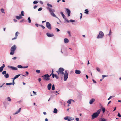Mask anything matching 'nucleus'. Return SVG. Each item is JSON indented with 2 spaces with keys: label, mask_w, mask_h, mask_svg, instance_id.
<instances>
[{
  "label": "nucleus",
  "mask_w": 121,
  "mask_h": 121,
  "mask_svg": "<svg viewBox=\"0 0 121 121\" xmlns=\"http://www.w3.org/2000/svg\"><path fill=\"white\" fill-rule=\"evenodd\" d=\"M108 76H107V75H102L103 78H104L105 77H107Z\"/></svg>",
  "instance_id": "39"
},
{
  "label": "nucleus",
  "mask_w": 121,
  "mask_h": 121,
  "mask_svg": "<svg viewBox=\"0 0 121 121\" xmlns=\"http://www.w3.org/2000/svg\"><path fill=\"white\" fill-rule=\"evenodd\" d=\"M104 36L103 33L101 31L99 32V35L97 37V38L98 39L102 38Z\"/></svg>",
  "instance_id": "6"
},
{
  "label": "nucleus",
  "mask_w": 121,
  "mask_h": 121,
  "mask_svg": "<svg viewBox=\"0 0 121 121\" xmlns=\"http://www.w3.org/2000/svg\"><path fill=\"white\" fill-rule=\"evenodd\" d=\"M64 70V69L63 68H60L58 70L56 71L58 74L60 75L61 78H62V76H63V75L64 74L63 71Z\"/></svg>",
  "instance_id": "2"
},
{
  "label": "nucleus",
  "mask_w": 121,
  "mask_h": 121,
  "mask_svg": "<svg viewBox=\"0 0 121 121\" xmlns=\"http://www.w3.org/2000/svg\"><path fill=\"white\" fill-rule=\"evenodd\" d=\"M67 32H68V33L69 34V36H71V34H70V32L69 31H68Z\"/></svg>",
  "instance_id": "44"
},
{
  "label": "nucleus",
  "mask_w": 121,
  "mask_h": 121,
  "mask_svg": "<svg viewBox=\"0 0 121 121\" xmlns=\"http://www.w3.org/2000/svg\"><path fill=\"white\" fill-rule=\"evenodd\" d=\"M47 36L49 37H53L54 36V34H50L49 33H48L46 34Z\"/></svg>",
  "instance_id": "13"
},
{
  "label": "nucleus",
  "mask_w": 121,
  "mask_h": 121,
  "mask_svg": "<svg viewBox=\"0 0 121 121\" xmlns=\"http://www.w3.org/2000/svg\"><path fill=\"white\" fill-rule=\"evenodd\" d=\"M60 13L63 17V18L65 19V21L68 22H69V21L68 20L65 16L64 14L63 13L61 12Z\"/></svg>",
  "instance_id": "9"
},
{
  "label": "nucleus",
  "mask_w": 121,
  "mask_h": 121,
  "mask_svg": "<svg viewBox=\"0 0 121 121\" xmlns=\"http://www.w3.org/2000/svg\"><path fill=\"white\" fill-rule=\"evenodd\" d=\"M41 80V78H39L38 79V80L39 82H40Z\"/></svg>",
  "instance_id": "56"
},
{
  "label": "nucleus",
  "mask_w": 121,
  "mask_h": 121,
  "mask_svg": "<svg viewBox=\"0 0 121 121\" xmlns=\"http://www.w3.org/2000/svg\"><path fill=\"white\" fill-rule=\"evenodd\" d=\"M4 9H1V11H2V13H5L3 11H4Z\"/></svg>",
  "instance_id": "37"
},
{
  "label": "nucleus",
  "mask_w": 121,
  "mask_h": 121,
  "mask_svg": "<svg viewBox=\"0 0 121 121\" xmlns=\"http://www.w3.org/2000/svg\"><path fill=\"white\" fill-rule=\"evenodd\" d=\"M47 5L48 7H52V5L48 3L47 4Z\"/></svg>",
  "instance_id": "33"
},
{
  "label": "nucleus",
  "mask_w": 121,
  "mask_h": 121,
  "mask_svg": "<svg viewBox=\"0 0 121 121\" xmlns=\"http://www.w3.org/2000/svg\"><path fill=\"white\" fill-rule=\"evenodd\" d=\"M68 78V73L67 71H66L64 75V80L65 81Z\"/></svg>",
  "instance_id": "7"
},
{
  "label": "nucleus",
  "mask_w": 121,
  "mask_h": 121,
  "mask_svg": "<svg viewBox=\"0 0 121 121\" xmlns=\"http://www.w3.org/2000/svg\"><path fill=\"white\" fill-rule=\"evenodd\" d=\"M75 73L77 74H79L81 73V71L80 70H76L75 71Z\"/></svg>",
  "instance_id": "18"
},
{
  "label": "nucleus",
  "mask_w": 121,
  "mask_h": 121,
  "mask_svg": "<svg viewBox=\"0 0 121 121\" xmlns=\"http://www.w3.org/2000/svg\"><path fill=\"white\" fill-rule=\"evenodd\" d=\"M16 46L15 45H14L11 48L10 54L11 55H13L14 53V51L16 50Z\"/></svg>",
  "instance_id": "4"
},
{
  "label": "nucleus",
  "mask_w": 121,
  "mask_h": 121,
  "mask_svg": "<svg viewBox=\"0 0 121 121\" xmlns=\"http://www.w3.org/2000/svg\"><path fill=\"white\" fill-rule=\"evenodd\" d=\"M35 26L37 27H38V25L37 24H35Z\"/></svg>",
  "instance_id": "63"
},
{
  "label": "nucleus",
  "mask_w": 121,
  "mask_h": 121,
  "mask_svg": "<svg viewBox=\"0 0 121 121\" xmlns=\"http://www.w3.org/2000/svg\"><path fill=\"white\" fill-rule=\"evenodd\" d=\"M8 68H10L13 70H17V68L15 67L12 66H8Z\"/></svg>",
  "instance_id": "10"
},
{
  "label": "nucleus",
  "mask_w": 121,
  "mask_h": 121,
  "mask_svg": "<svg viewBox=\"0 0 121 121\" xmlns=\"http://www.w3.org/2000/svg\"><path fill=\"white\" fill-rule=\"evenodd\" d=\"M85 11L84 12L85 13H86V14H88L89 11L88 9H85Z\"/></svg>",
  "instance_id": "25"
},
{
  "label": "nucleus",
  "mask_w": 121,
  "mask_h": 121,
  "mask_svg": "<svg viewBox=\"0 0 121 121\" xmlns=\"http://www.w3.org/2000/svg\"><path fill=\"white\" fill-rule=\"evenodd\" d=\"M111 33H111V30L110 29V31H109V33L108 34V35H110L111 34Z\"/></svg>",
  "instance_id": "52"
},
{
  "label": "nucleus",
  "mask_w": 121,
  "mask_h": 121,
  "mask_svg": "<svg viewBox=\"0 0 121 121\" xmlns=\"http://www.w3.org/2000/svg\"><path fill=\"white\" fill-rule=\"evenodd\" d=\"M33 93H34V95H36V92H35L34 91H33Z\"/></svg>",
  "instance_id": "55"
},
{
  "label": "nucleus",
  "mask_w": 121,
  "mask_h": 121,
  "mask_svg": "<svg viewBox=\"0 0 121 121\" xmlns=\"http://www.w3.org/2000/svg\"><path fill=\"white\" fill-rule=\"evenodd\" d=\"M6 71H3L2 73V74L3 75L6 74Z\"/></svg>",
  "instance_id": "36"
},
{
  "label": "nucleus",
  "mask_w": 121,
  "mask_h": 121,
  "mask_svg": "<svg viewBox=\"0 0 121 121\" xmlns=\"http://www.w3.org/2000/svg\"><path fill=\"white\" fill-rule=\"evenodd\" d=\"M74 119V118H72V117H71V118H70V119L71 120H73Z\"/></svg>",
  "instance_id": "60"
},
{
  "label": "nucleus",
  "mask_w": 121,
  "mask_h": 121,
  "mask_svg": "<svg viewBox=\"0 0 121 121\" xmlns=\"http://www.w3.org/2000/svg\"><path fill=\"white\" fill-rule=\"evenodd\" d=\"M53 73V69L52 70V73H51V74L50 75V76H51L54 73Z\"/></svg>",
  "instance_id": "49"
},
{
  "label": "nucleus",
  "mask_w": 121,
  "mask_h": 121,
  "mask_svg": "<svg viewBox=\"0 0 121 121\" xmlns=\"http://www.w3.org/2000/svg\"><path fill=\"white\" fill-rule=\"evenodd\" d=\"M80 14L81 15V16L80 17V18L81 19L82 17V13H80Z\"/></svg>",
  "instance_id": "59"
},
{
  "label": "nucleus",
  "mask_w": 121,
  "mask_h": 121,
  "mask_svg": "<svg viewBox=\"0 0 121 121\" xmlns=\"http://www.w3.org/2000/svg\"><path fill=\"white\" fill-rule=\"evenodd\" d=\"M96 69H97V70L99 72L100 71V69L98 68H96Z\"/></svg>",
  "instance_id": "42"
},
{
  "label": "nucleus",
  "mask_w": 121,
  "mask_h": 121,
  "mask_svg": "<svg viewBox=\"0 0 121 121\" xmlns=\"http://www.w3.org/2000/svg\"><path fill=\"white\" fill-rule=\"evenodd\" d=\"M28 21H29V23H31V21L30 19V17H29L28 18Z\"/></svg>",
  "instance_id": "34"
},
{
  "label": "nucleus",
  "mask_w": 121,
  "mask_h": 121,
  "mask_svg": "<svg viewBox=\"0 0 121 121\" xmlns=\"http://www.w3.org/2000/svg\"><path fill=\"white\" fill-rule=\"evenodd\" d=\"M76 121H78L79 120V118H76Z\"/></svg>",
  "instance_id": "57"
},
{
  "label": "nucleus",
  "mask_w": 121,
  "mask_h": 121,
  "mask_svg": "<svg viewBox=\"0 0 121 121\" xmlns=\"http://www.w3.org/2000/svg\"><path fill=\"white\" fill-rule=\"evenodd\" d=\"M99 121H106V120L104 118H101L99 119Z\"/></svg>",
  "instance_id": "22"
},
{
  "label": "nucleus",
  "mask_w": 121,
  "mask_h": 121,
  "mask_svg": "<svg viewBox=\"0 0 121 121\" xmlns=\"http://www.w3.org/2000/svg\"><path fill=\"white\" fill-rule=\"evenodd\" d=\"M51 86H52V84L51 83H50L48 85V86H47V88H48V90H50L51 89Z\"/></svg>",
  "instance_id": "14"
},
{
  "label": "nucleus",
  "mask_w": 121,
  "mask_h": 121,
  "mask_svg": "<svg viewBox=\"0 0 121 121\" xmlns=\"http://www.w3.org/2000/svg\"><path fill=\"white\" fill-rule=\"evenodd\" d=\"M92 81L94 83H95L96 82L93 79Z\"/></svg>",
  "instance_id": "62"
},
{
  "label": "nucleus",
  "mask_w": 121,
  "mask_h": 121,
  "mask_svg": "<svg viewBox=\"0 0 121 121\" xmlns=\"http://www.w3.org/2000/svg\"><path fill=\"white\" fill-rule=\"evenodd\" d=\"M7 99L8 101L9 102L11 101V99L9 97H8L7 98Z\"/></svg>",
  "instance_id": "29"
},
{
  "label": "nucleus",
  "mask_w": 121,
  "mask_h": 121,
  "mask_svg": "<svg viewBox=\"0 0 121 121\" xmlns=\"http://www.w3.org/2000/svg\"><path fill=\"white\" fill-rule=\"evenodd\" d=\"M20 33L19 32H17L15 34V36L14 38H13L12 39V40H13L14 39H16L17 37L18 36V34H19Z\"/></svg>",
  "instance_id": "12"
},
{
  "label": "nucleus",
  "mask_w": 121,
  "mask_h": 121,
  "mask_svg": "<svg viewBox=\"0 0 121 121\" xmlns=\"http://www.w3.org/2000/svg\"><path fill=\"white\" fill-rule=\"evenodd\" d=\"M28 67V66H23V67L22 66V68H27Z\"/></svg>",
  "instance_id": "51"
},
{
  "label": "nucleus",
  "mask_w": 121,
  "mask_h": 121,
  "mask_svg": "<svg viewBox=\"0 0 121 121\" xmlns=\"http://www.w3.org/2000/svg\"><path fill=\"white\" fill-rule=\"evenodd\" d=\"M12 79H13V83H12V84L14 85V80L15 79H14V78H12Z\"/></svg>",
  "instance_id": "35"
},
{
  "label": "nucleus",
  "mask_w": 121,
  "mask_h": 121,
  "mask_svg": "<svg viewBox=\"0 0 121 121\" xmlns=\"http://www.w3.org/2000/svg\"><path fill=\"white\" fill-rule=\"evenodd\" d=\"M17 59V57H13V58H12V59L13 60H16V59Z\"/></svg>",
  "instance_id": "54"
},
{
  "label": "nucleus",
  "mask_w": 121,
  "mask_h": 121,
  "mask_svg": "<svg viewBox=\"0 0 121 121\" xmlns=\"http://www.w3.org/2000/svg\"><path fill=\"white\" fill-rule=\"evenodd\" d=\"M102 111H103V113H104L105 112V108H103L102 107Z\"/></svg>",
  "instance_id": "31"
},
{
  "label": "nucleus",
  "mask_w": 121,
  "mask_h": 121,
  "mask_svg": "<svg viewBox=\"0 0 121 121\" xmlns=\"http://www.w3.org/2000/svg\"><path fill=\"white\" fill-rule=\"evenodd\" d=\"M37 7V6H36V5H35L34 7V9H35Z\"/></svg>",
  "instance_id": "61"
},
{
  "label": "nucleus",
  "mask_w": 121,
  "mask_h": 121,
  "mask_svg": "<svg viewBox=\"0 0 121 121\" xmlns=\"http://www.w3.org/2000/svg\"><path fill=\"white\" fill-rule=\"evenodd\" d=\"M56 29H57V32H58L60 31V30L59 29H58V28H56Z\"/></svg>",
  "instance_id": "58"
},
{
  "label": "nucleus",
  "mask_w": 121,
  "mask_h": 121,
  "mask_svg": "<svg viewBox=\"0 0 121 121\" xmlns=\"http://www.w3.org/2000/svg\"><path fill=\"white\" fill-rule=\"evenodd\" d=\"M38 2L36 1H34L33 2V3L34 4H36L37 3H38Z\"/></svg>",
  "instance_id": "47"
},
{
  "label": "nucleus",
  "mask_w": 121,
  "mask_h": 121,
  "mask_svg": "<svg viewBox=\"0 0 121 121\" xmlns=\"http://www.w3.org/2000/svg\"><path fill=\"white\" fill-rule=\"evenodd\" d=\"M21 15H22V16H23L24 15V13L23 11H21Z\"/></svg>",
  "instance_id": "38"
},
{
  "label": "nucleus",
  "mask_w": 121,
  "mask_h": 121,
  "mask_svg": "<svg viewBox=\"0 0 121 121\" xmlns=\"http://www.w3.org/2000/svg\"><path fill=\"white\" fill-rule=\"evenodd\" d=\"M66 11L68 14V16L69 17L70 15V11L68 9H66Z\"/></svg>",
  "instance_id": "11"
},
{
  "label": "nucleus",
  "mask_w": 121,
  "mask_h": 121,
  "mask_svg": "<svg viewBox=\"0 0 121 121\" xmlns=\"http://www.w3.org/2000/svg\"><path fill=\"white\" fill-rule=\"evenodd\" d=\"M21 108H20L15 113H14L13 114L15 115L18 113L19 112H20L21 111Z\"/></svg>",
  "instance_id": "20"
},
{
  "label": "nucleus",
  "mask_w": 121,
  "mask_h": 121,
  "mask_svg": "<svg viewBox=\"0 0 121 121\" xmlns=\"http://www.w3.org/2000/svg\"><path fill=\"white\" fill-rule=\"evenodd\" d=\"M64 119L65 120H68V119H68V117H65L64 118Z\"/></svg>",
  "instance_id": "45"
},
{
  "label": "nucleus",
  "mask_w": 121,
  "mask_h": 121,
  "mask_svg": "<svg viewBox=\"0 0 121 121\" xmlns=\"http://www.w3.org/2000/svg\"><path fill=\"white\" fill-rule=\"evenodd\" d=\"M117 116L119 117H121V115L119 113H118V114Z\"/></svg>",
  "instance_id": "48"
},
{
  "label": "nucleus",
  "mask_w": 121,
  "mask_h": 121,
  "mask_svg": "<svg viewBox=\"0 0 121 121\" xmlns=\"http://www.w3.org/2000/svg\"><path fill=\"white\" fill-rule=\"evenodd\" d=\"M69 42L68 39L66 38H65L64 39V42L65 43H67Z\"/></svg>",
  "instance_id": "19"
},
{
  "label": "nucleus",
  "mask_w": 121,
  "mask_h": 121,
  "mask_svg": "<svg viewBox=\"0 0 121 121\" xmlns=\"http://www.w3.org/2000/svg\"><path fill=\"white\" fill-rule=\"evenodd\" d=\"M24 21V19H22L20 21V22H23Z\"/></svg>",
  "instance_id": "53"
},
{
  "label": "nucleus",
  "mask_w": 121,
  "mask_h": 121,
  "mask_svg": "<svg viewBox=\"0 0 121 121\" xmlns=\"http://www.w3.org/2000/svg\"><path fill=\"white\" fill-rule=\"evenodd\" d=\"M52 75V77L53 78H54V77H55L56 79H58V76L55 74H53Z\"/></svg>",
  "instance_id": "21"
},
{
  "label": "nucleus",
  "mask_w": 121,
  "mask_h": 121,
  "mask_svg": "<svg viewBox=\"0 0 121 121\" xmlns=\"http://www.w3.org/2000/svg\"><path fill=\"white\" fill-rule=\"evenodd\" d=\"M6 85H11L12 84V83H6Z\"/></svg>",
  "instance_id": "41"
},
{
  "label": "nucleus",
  "mask_w": 121,
  "mask_h": 121,
  "mask_svg": "<svg viewBox=\"0 0 121 121\" xmlns=\"http://www.w3.org/2000/svg\"><path fill=\"white\" fill-rule=\"evenodd\" d=\"M42 8H39L38 9V11H41L42 10Z\"/></svg>",
  "instance_id": "40"
},
{
  "label": "nucleus",
  "mask_w": 121,
  "mask_h": 121,
  "mask_svg": "<svg viewBox=\"0 0 121 121\" xmlns=\"http://www.w3.org/2000/svg\"><path fill=\"white\" fill-rule=\"evenodd\" d=\"M36 72L38 73H40V71L39 70H36Z\"/></svg>",
  "instance_id": "32"
},
{
  "label": "nucleus",
  "mask_w": 121,
  "mask_h": 121,
  "mask_svg": "<svg viewBox=\"0 0 121 121\" xmlns=\"http://www.w3.org/2000/svg\"><path fill=\"white\" fill-rule=\"evenodd\" d=\"M70 21L71 22H75V20L71 19L70 20Z\"/></svg>",
  "instance_id": "43"
},
{
  "label": "nucleus",
  "mask_w": 121,
  "mask_h": 121,
  "mask_svg": "<svg viewBox=\"0 0 121 121\" xmlns=\"http://www.w3.org/2000/svg\"><path fill=\"white\" fill-rule=\"evenodd\" d=\"M57 109L55 108L54 109V110L53 111V113H57Z\"/></svg>",
  "instance_id": "26"
},
{
  "label": "nucleus",
  "mask_w": 121,
  "mask_h": 121,
  "mask_svg": "<svg viewBox=\"0 0 121 121\" xmlns=\"http://www.w3.org/2000/svg\"><path fill=\"white\" fill-rule=\"evenodd\" d=\"M17 67L19 68H22V66L20 65H17Z\"/></svg>",
  "instance_id": "30"
},
{
  "label": "nucleus",
  "mask_w": 121,
  "mask_h": 121,
  "mask_svg": "<svg viewBox=\"0 0 121 121\" xmlns=\"http://www.w3.org/2000/svg\"><path fill=\"white\" fill-rule=\"evenodd\" d=\"M16 19H19L22 18L21 14L19 15V16H16Z\"/></svg>",
  "instance_id": "17"
},
{
  "label": "nucleus",
  "mask_w": 121,
  "mask_h": 121,
  "mask_svg": "<svg viewBox=\"0 0 121 121\" xmlns=\"http://www.w3.org/2000/svg\"><path fill=\"white\" fill-rule=\"evenodd\" d=\"M13 20L15 22H17V20L15 19H14Z\"/></svg>",
  "instance_id": "64"
},
{
  "label": "nucleus",
  "mask_w": 121,
  "mask_h": 121,
  "mask_svg": "<svg viewBox=\"0 0 121 121\" xmlns=\"http://www.w3.org/2000/svg\"><path fill=\"white\" fill-rule=\"evenodd\" d=\"M48 74H47L43 76L42 77H43V79L45 81H48L50 80L49 77H50Z\"/></svg>",
  "instance_id": "3"
},
{
  "label": "nucleus",
  "mask_w": 121,
  "mask_h": 121,
  "mask_svg": "<svg viewBox=\"0 0 121 121\" xmlns=\"http://www.w3.org/2000/svg\"><path fill=\"white\" fill-rule=\"evenodd\" d=\"M4 76L6 78H8L9 77V75L8 73H7L4 75Z\"/></svg>",
  "instance_id": "23"
},
{
  "label": "nucleus",
  "mask_w": 121,
  "mask_h": 121,
  "mask_svg": "<svg viewBox=\"0 0 121 121\" xmlns=\"http://www.w3.org/2000/svg\"><path fill=\"white\" fill-rule=\"evenodd\" d=\"M5 65L3 64V65L0 68V72L2 71L4 68L5 67Z\"/></svg>",
  "instance_id": "16"
},
{
  "label": "nucleus",
  "mask_w": 121,
  "mask_h": 121,
  "mask_svg": "<svg viewBox=\"0 0 121 121\" xmlns=\"http://www.w3.org/2000/svg\"><path fill=\"white\" fill-rule=\"evenodd\" d=\"M72 99H70L69 100L67 101V103L69 104H70L71 103V101L72 100Z\"/></svg>",
  "instance_id": "24"
},
{
  "label": "nucleus",
  "mask_w": 121,
  "mask_h": 121,
  "mask_svg": "<svg viewBox=\"0 0 121 121\" xmlns=\"http://www.w3.org/2000/svg\"><path fill=\"white\" fill-rule=\"evenodd\" d=\"M101 111V109H99L97 110V112L94 113L91 116L92 119H94L98 117Z\"/></svg>",
  "instance_id": "1"
},
{
  "label": "nucleus",
  "mask_w": 121,
  "mask_h": 121,
  "mask_svg": "<svg viewBox=\"0 0 121 121\" xmlns=\"http://www.w3.org/2000/svg\"><path fill=\"white\" fill-rule=\"evenodd\" d=\"M48 9L51 14L52 16L55 17H56V16L53 13V12L54 11L53 10H52L51 8H48Z\"/></svg>",
  "instance_id": "5"
},
{
  "label": "nucleus",
  "mask_w": 121,
  "mask_h": 121,
  "mask_svg": "<svg viewBox=\"0 0 121 121\" xmlns=\"http://www.w3.org/2000/svg\"><path fill=\"white\" fill-rule=\"evenodd\" d=\"M20 75V74H19L18 75H16L14 77V79H15L17 78Z\"/></svg>",
  "instance_id": "27"
},
{
  "label": "nucleus",
  "mask_w": 121,
  "mask_h": 121,
  "mask_svg": "<svg viewBox=\"0 0 121 121\" xmlns=\"http://www.w3.org/2000/svg\"><path fill=\"white\" fill-rule=\"evenodd\" d=\"M113 96H110L109 97V98H108V100H109V99H110L112 97H113Z\"/></svg>",
  "instance_id": "50"
},
{
  "label": "nucleus",
  "mask_w": 121,
  "mask_h": 121,
  "mask_svg": "<svg viewBox=\"0 0 121 121\" xmlns=\"http://www.w3.org/2000/svg\"><path fill=\"white\" fill-rule=\"evenodd\" d=\"M39 26L42 27L43 29H44L45 28V27L43 25H39Z\"/></svg>",
  "instance_id": "46"
},
{
  "label": "nucleus",
  "mask_w": 121,
  "mask_h": 121,
  "mask_svg": "<svg viewBox=\"0 0 121 121\" xmlns=\"http://www.w3.org/2000/svg\"><path fill=\"white\" fill-rule=\"evenodd\" d=\"M55 89V87L54 85V84H53L52 86V90L53 91Z\"/></svg>",
  "instance_id": "28"
},
{
  "label": "nucleus",
  "mask_w": 121,
  "mask_h": 121,
  "mask_svg": "<svg viewBox=\"0 0 121 121\" xmlns=\"http://www.w3.org/2000/svg\"><path fill=\"white\" fill-rule=\"evenodd\" d=\"M95 101V99H91L89 103L90 104H91Z\"/></svg>",
  "instance_id": "15"
},
{
  "label": "nucleus",
  "mask_w": 121,
  "mask_h": 121,
  "mask_svg": "<svg viewBox=\"0 0 121 121\" xmlns=\"http://www.w3.org/2000/svg\"><path fill=\"white\" fill-rule=\"evenodd\" d=\"M46 27L49 29L51 30L52 29L50 23L48 22H47L46 23Z\"/></svg>",
  "instance_id": "8"
}]
</instances>
